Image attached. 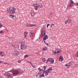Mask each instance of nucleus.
Wrapping results in <instances>:
<instances>
[{
  "mask_svg": "<svg viewBox=\"0 0 78 78\" xmlns=\"http://www.w3.org/2000/svg\"><path fill=\"white\" fill-rule=\"evenodd\" d=\"M30 64L31 65H33V63H32L31 62H30Z\"/></svg>",
  "mask_w": 78,
  "mask_h": 78,
  "instance_id": "obj_50",
  "label": "nucleus"
},
{
  "mask_svg": "<svg viewBox=\"0 0 78 78\" xmlns=\"http://www.w3.org/2000/svg\"><path fill=\"white\" fill-rule=\"evenodd\" d=\"M67 68H69V66L67 67Z\"/></svg>",
  "mask_w": 78,
  "mask_h": 78,
  "instance_id": "obj_54",
  "label": "nucleus"
},
{
  "mask_svg": "<svg viewBox=\"0 0 78 78\" xmlns=\"http://www.w3.org/2000/svg\"><path fill=\"white\" fill-rule=\"evenodd\" d=\"M77 53H78V51H77Z\"/></svg>",
  "mask_w": 78,
  "mask_h": 78,
  "instance_id": "obj_58",
  "label": "nucleus"
},
{
  "mask_svg": "<svg viewBox=\"0 0 78 78\" xmlns=\"http://www.w3.org/2000/svg\"><path fill=\"white\" fill-rule=\"evenodd\" d=\"M43 68H44L43 70H44V71H45V70L46 69V68H47V66H44L43 67Z\"/></svg>",
  "mask_w": 78,
  "mask_h": 78,
  "instance_id": "obj_19",
  "label": "nucleus"
},
{
  "mask_svg": "<svg viewBox=\"0 0 78 78\" xmlns=\"http://www.w3.org/2000/svg\"><path fill=\"white\" fill-rule=\"evenodd\" d=\"M0 55L2 56H5V54L2 52H0Z\"/></svg>",
  "mask_w": 78,
  "mask_h": 78,
  "instance_id": "obj_13",
  "label": "nucleus"
},
{
  "mask_svg": "<svg viewBox=\"0 0 78 78\" xmlns=\"http://www.w3.org/2000/svg\"><path fill=\"white\" fill-rule=\"evenodd\" d=\"M12 47H14L15 46L14 45L12 44Z\"/></svg>",
  "mask_w": 78,
  "mask_h": 78,
  "instance_id": "obj_45",
  "label": "nucleus"
},
{
  "mask_svg": "<svg viewBox=\"0 0 78 78\" xmlns=\"http://www.w3.org/2000/svg\"><path fill=\"white\" fill-rule=\"evenodd\" d=\"M50 26V25L49 24H48L47 25V28H48V26Z\"/></svg>",
  "mask_w": 78,
  "mask_h": 78,
  "instance_id": "obj_39",
  "label": "nucleus"
},
{
  "mask_svg": "<svg viewBox=\"0 0 78 78\" xmlns=\"http://www.w3.org/2000/svg\"><path fill=\"white\" fill-rule=\"evenodd\" d=\"M0 78H2V77L1 76H0Z\"/></svg>",
  "mask_w": 78,
  "mask_h": 78,
  "instance_id": "obj_52",
  "label": "nucleus"
},
{
  "mask_svg": "<svg viewBox=\"0 0 78 78\" xmlns=\"http://www.w3.org/2000/svg\"><path fill=\"white\" fill-rule=\"evenodd\" d=\"M68 5L69 7H71L72 6V4L70 3H69Z\"/></svg>",
  "mask_w": 78,
  "mask_h": 78,
  "instance_id": "obj_23",
  "label": "nucleus"
},
{
  "mask_svg": "<svg viewBox=\"0 0 78 78\" xmlns=\"http://www.w3.org/2000/svg\"><path fill=\"white\" fill-rule=\"evenodd\" d=\"M48 69L49 71H51V70H53V69H51V67L49 68Z\"/></svg>",
  "mask_w": 78,
  "mask_h": 78,
  "instance_id": "obj_30",
  "label": "nucleus"
},
{
  "mask_svg": "<svg viewBox=\"0 0 78 78\" xmlns=\"http://www.w3.org/2000/svg\"><path fill=\"white\" fill-rule=\"evenodd\" d=\"M20 49L21 50H25V48H24V45L23 44H22V43L20 45Z\"/></svg>",
  "mask_w": 78,
  "mask_h": 78,
  "instance_id": "obj_7",
  "label": "nucleus"
},
{
  "mask_svg": "<svg viewBox=\"0 0 78 78\" xmlns=\"http://www.w3.org/2000/svg\"><path fill=\"white\" fill-rule=\"evenodd\" d=\"M44 42L46 44V45H48V43H46V42H45V41H44Z\"/></svg>",
  "mask_w": 78,
  "mask_h": 78,
  "instance_id": "obj_41",
  "label": "nucleus"
},
{
  "mask_svg": "<svg viewBox=\"0 0 78 78\" xmlns=\"http://www.w3.org/2000/svg\"><path fill=\"white\" fill-rule=\"evenodd\" d=\"M2 27V24H1V23H0V28H2L1 27Z\"/></svg>",
  "mask_w": 78,
  "mask_h": 78,
  "instance_id": "obj_35",
  "label": "nucleus"
},
{
  "mask_svg": "<svg viewBox=\"0 0 78 78\" xmlns=\"http://www.w3.org/2000/svg\"><path fill=\"white\" fill-rule=\"evenodd\" d=\"M27 62H28V63H30V62H28V61H27Z\"/></svg>",
  "mask_w": 78,
  "mask_h": 78,
  "instance_id": "obj_55",
  "label": "nucleus"
},
{
  "mask_svg": "<svg viewBox=\"0 0 78 78\" xmlns=\"http://www.w3.org/2000/svg\"><path fill=\"white\" fill-rule=\"evenodd\" d=\"M34 26H36V25L34 24H29L27 25V27H34Z\"/></svg>",
  "mask_w": 78,
  "mask_h": 78,
  "instance_id": "obj_11",
  "label": "nucleus"
},
{
  "mask_svg": "<svg viewBox=\"0 0 78 78\" xmlns=\"http://www.w3.org/2000/svg\"><path fill=\"white\" fill-rule=\"evenodd\" d=\"M27 57H28V55H25L24 56V58H27Z\"/></svg>",
  "mask_w": 78,
  "mask_h": 78,
  "instance_id": "obj_27",
  "label": "nucleus"
},
{
  "mask_svg": "<svg viewBox=\"0 0 78 78\" xmlns=\"http://www.w3.org/2000/svg\"><path fill=\"white\" fill-rule=\"evenodd\" d=\"M18 63H20L21 62V61H20V60H19L18 61Z\"/></svg>",
  "mask_w": 78,
  "mask_h": 78,
  "instance_id": "obj_37",
  "label": "nucleus"
},
{
  "mask_svg": "<svg viewBox=\"0 0 78 78\" xmlns=\"http://www.w3.org/2000/svg\"><path fill=\"white\" fill-rule=\"evenodd\" d=\"M38 5H37V4H33V6H34V7H37V6Z\"/></svg>",
  "mask_w": 78,
  "mask_h": 78,
  "instance_id": "obj_14",
  "label": "nucleus"
},
{
  "mask_svg": "<svg viewBox=\"0 0 78 78\" xmlns=\"http://www.w3.org/2000/svg\"><path fill=\"white\" fill-rule=\"evenodd\" d=\"M77 66H78V65H77Z\"/></svg>",
  "mask_w": 78,
  "mask_h": 78,
  "instance_id": "obj_57",
  "label": "nucleus"
},
{
  "mask_svg": "<svg viewBox=\"0 0 78 78\" xmlns=\"http://www.w3.org/2000/svg\"><path fill=\"white\" fill-rule=\"evenodd\" d=\"M38 75H39V73L37 74V75H36V77H37L38 76Z\"/></svg>",
  "mask_w": 78,
  "mask_h": 78,
  "instance_id": "obj_40",
  "label": "nucleus"
},
{
  "mask_svg": "<svg viewBox=\"0 0 78 78\" xmlns=\"http://www.w3.org/2000/svg\"><path fill=\"white\" fill-rule=\"evenodd\" d=\"M24 48H25V49H26V48H27V46L25 44H24Z\"/></svg>",
  "mask_w": 78,
  "mask_h": 78,
  "instance_id": "obj_34",
  "label": "nucleus"
},
{
  "mask_svg": "<svg viewBox=\"0 0 78 78\" xmlns=\"http://www.w3.org/2000/svg\"><path fill=\"white\" fill-rule=\"evenodd\" d=\"M42 71H43V73H45L46 72V71H44V70H42Z\"/></svg>",
  "mask_w": 78,
  "mask_h": 78,
  "instance_id": "obj_32",
  "label": "nucleus"
},
{
  "mask_svg": "<svg viewBox=\"0 0 78 78\" xmlns=\"http://www.w3.org/2000/svg\"><path fill=\"white\" fill-rule=\"evenodd\" d=\"M19 73V71L17 70H14L12 72L13 76H17Z\"/></svg>",
  "mask_w": 78,
  "mask_h": 78,
  "instance_id": "obj_4",
  "label": "nucleus"
},
{
  "mask_svg": "<svg viewBox=\"0 0 78 78\" xmlns=\"http://www.w3.org/2000/svg\"><path fill=\"white\" fill-rule=\"evenodd\" d=\"M29 62H30V64H31V61H30Z\"/></svg>",
  "mask_w": 78,
  "mask_h": 78,
  "instance_id": "obj_53",
  "label": "nucleus"
},
{
  "mask_svg": "<svg viewBox=\"0 0 78 78\" xmlns=\"http://www.w3.org/2000/svg\"><path fill=\"white\" fill-rule=\"evenodd\" d=\"M0 63H2V61H0Z\"/></svg>",
  "mask_w": 78,
  "mask_h": 78,
  "instance_id": "obj_49",
  "label": "nucleus"
},
{
  "mask_svg": "<svg viewBox=\"0 0 78 78\" xmlns=\"http://www.w3.org/2000/svg\"><path fill=\"white\" fill-rule=\"evenodd\" d=\"M69 63L70 64V66H72V65H73V62H70Z\"/></svg>",
  "mask_w": 78,
  "mask_h": 78,
  "instance_id": "obj_22",
  "label": "nucleus"
},
{
  "mask_svg": "<svg viewBox=\"0 0 78 78\" xmlns=\"http://www.w3.org/2000/svg\"><path fill=\"white\" fill-rule=\"evenodd\" d=\"M37 5H38L37 8H42L43 7V6L42 5H40L39 3H37Z\"/></svg>",
  "mask_w": 78,
  "mask_h": 78,
  "instance_id": "obj_9",
  "label": "nucleus"
},
{
  "mask_svg": "<svg viewBox=\"0 0 78 78\" xmlns=\"http://www.w3.org/2000/svg\"><path fill=\"white\" fill-rule=\"evenodd\" d=\"M37 8H35V10H37Z\"/></svg>",
  "mask_w": 78,
  "mask_h": 78,
  "instance_id": "obj_48",
  "label": "nucleus"
},
{
  "mask_svg": "<svg viewBox=\"0 0 78 78\" xmlns=\"http://www.w3.org/2000/svg\"><path fill=\"white\" fill-rule=\"evenodd\" d=\"M51 25H52V26H54L55 25L53 23L51 24Z\"/></svg>",
  "mask_w": 78,
  "mask_h": 78,
  "instance_id": "obj_46",
  "label": "nucleus"
},
{
  "mask_svg": "<svg viewBox=\"0 0 78 78\" xmlns=\"http://www.w3.org/2000/svg\"><path fill=\"white\" fill-rule=\"evenodd\" d=\"M24 35L25 38H26L27 37V32H24Z\"/></svg>",
  "mask_w": 78,
  "mask_h": 78,
  "instance_id": "obj_12",
  "label": "nucleus"
},
{
  "mask_svg": "<svg viewBox=\"0 0 78 78\" xmlns=\"http://www.w3.org/2000/svg\"><path fill=\"white\" fill-rule=\"evenodd\" d=\"M76 6H78V4L77 3L75 4Z\"/></svg>",
  "mask_w": 78,
  "mask_h": 78,
  "instance_id": "obj_44",
  "label": "nucleus"
},
{
  "mask_svg": "<svg viewBox=\"0 0 78 78\" xmlns=\"http://www.w3.org/2000/svg\"><path fill=\"white\" fill-rule=\"evenodd\" d=\"M57 50L56 49H55V50H53L52 55H56V52H57Z\"/></svg>",
  "mask_w": 78,
  "mask_h": 78,
  "instance_id": "obj_10",
  "label": "nucleus"
},
{
  "mask_svg": "<svg viewBox=\"0 0 78 78\" xmlns=\"http://www.w3.org/2000/svg\"><path fill=\"white\" fill-rule=\"evenodd\" d=\"M7 11L8 13H9V14H13L16 12V8L14 7H10L8 8L7 9Z\"/></svg>",
  "mask_w": 78,
  "mask_h": 78,
  "instance_id": "obj_1",
  "label": "nucleus"
},
{
  "mask_svg": "<svg viewBox=\"0 0 78 78\" xmlns=\"http://www.w3.org/2000/svg\"><path fill=\"white\" fill-rule=\"evenodd\" d=\"M57 50V53H58V52L59 53H61V51H58V49H56Z\"/></svg>",
  "mask_w": 78,
  "mask_h": 78,
  "instance_id": "obj_25",
  "label": "nucleus"
},
{
  "mask_svg": "<svg viewBox=\"0 0 78 78\" xmlns=\"http://www.w3.org/2000/svg\"><path fill=\"white\" fill-rule=\"evenodd\" d=\"M49 71H50L49 70V69H48L46 71V72H49Z\"/></svg>",
  "mask_w": 78,
  "mask_h": 78,
  "instance_id": "obj_38",
  "label": "nucleus"
},
{
  "mask_svg": "<svg viewBox=\"0 0 78 78\" xmlns=\"http://www.w3.org/2000/svg\"><path fill=\"white\" fill-rule=\"evenodd\" d=\"M41 34L42 36H44L43 38V41H45V40L48 39V36H47V35H45V33L44 30L43 29L42 30Z\"/></svg>",
  "mask_w": 78,
  "mask_h": 78,
  "instance_id": "obj_2",
  "label": "nucleus"
},
{
  "mask_svg": "<svg viewBox=\"0 0 78 78\" xmlns=\"http://www.w3.org/2000/svg\"><path fill=\"white\" fill-rule=\"evenodd\" d=\"M38 76H40L39 77V78H42V76H41V74H39V75L38 74Z\"/></svg>",
  "mask_w": 78,
  "mask_h": 78,
  "instance_id": "obj_33",
  "label": "nucleus"
},
{
  "mask_svg": "<svg viewBox=\"0 0 78 78\" xmlns=\"http://www.w3.org/2000/svg\"><path fill=\"white\" fill-rule=\"evenodd\" d=\"M51 27H52V26H51Z\"/></svg>",
  "mask_w": 78,
  "mask_h": 78,
  "instance_id": "obj_51",
  "label": "nucleus"
},
{
  "mask_svg": "<svg viewBox=\"0 0 78 78\" xmlns=\"http://www.w3.org/2000/svg\"><path fill=\"white\" fill-rule=\"evenodd\" d=\"M42 0H40V1H42Z\"/></svg>",
  "mask_w": 78,
  "mask_h": 78,
  "instance_id": "obj_56",
  "label": "nucleus"
},
{
  "mask_svg": "<svg viewBox=\"0 0 78 78\" xmlns=\"http://www.w3.org/2000/svg\"><path fill=\"white\" fill-rule=\"evenodd\" d=\"M70 22H71L70 20L68 19V20H67L65 21V24H67V23H70Z\"/></svg>",
  "mask_w": 78,
  "mask_h": 78,
  "instance_id": "obj_8",
  "label": "nucleus"
},
{
  "mask_svg": "<svg viewBox=\"0 0 78 78\" xmlns=\"http://www.w3.org/2000/svg\"><path fill=\"white\" fill-rule=\"evenodd\" d=\"M48 62H51V64H53V62H54V60L53 58H48V60H46V63H47Z\"/></svg>",
  "mask_w": 78,
  "mask_h": 78,
  "instance_id": "obj_5",
  "label": "nucleus"
},
{
  "mask_svg": "<svg viewBox=\"0 0 78 78\" xmlns=\"http://www.w3.org/2000/svg\"><path fill=\"white\" fill-rule=\"evenodd\" d=\"M0 33H1V34H2V33H3V31H1L0 32Z\"/></svg>",
  "mask_w": 78,
  "mask_h": 78,
  "instance_id": "obj_47",
  "label": "nucleus"
},
{
  "mask_svg": "<svg viewBox=\"0 0 78 78\" xmlns=\"http://www.w3.org/2000/svg\"><path fill=\"white\" fill-rule=\"evenodd\" d=\"M47 50V47L44 48L42 49V50H43V51H45L46 50Z\"/></svg>",
  "mask_w": 78,
  "mask_h": 78,
  "instance_id": "obj_15",
  "label": "nucleus"
},
{
  "mask_svg": "<svg viewBox=\"0 0 78 78\" xmlns=\"http://www.w3.org/2000/svg\"><path fill=\"white\" fill-rule=\"evenodd\" d=\"M69 3H71V4H74V2H73V1L71 0L70 1V2Z\"/></svg>",
  "mask_w": 78,
  "mask_h": 78,
  "instance_id": "obj_20",
  "label": "nucleus"
},
{
  "mask_svg": "<svg viewBox=\"0 0 78 78\" xmlns=\"http://www.w3.org/2000/svg\"><path fill=\"white\" fill-rule=\"evenodd\" d=\"M48 73H50V72H45V75L46 76H47V75H48Z\"/></svg>",
  "mask_w": 78,
  "mask_h": 78,
  "instance_id": "obj_24",
  "label": "nucleus"
},
{
  "mask_svg": "<svg viewBox=\"0 0 78 78\" xmlns=\"http://www.w3.org/2000/svg\"><path fill=\"white\" fill-rule=\"evenodd\" d=\"M33 67H34V68H35V66H33V64L32 65H31Z\"/></svg>",
  "mask_w": 78,
  "mask_h": 78,
  "instance_id": "obj_43",
  "label": "nucleus"
},
{
  "mask_svg": "<svg viewBox=\"0 0 78 78\" xmlns=\"http://www.w3.org/2000/svg\"><path fill=\"white\" fill-rule=\"evenodd\" d=\"M65 66L66 67H67V66H70V64L69 62L68 63L66 64V65H65Z\"/></svg>",
  "mask_w": 78,
  "mask_h": 78,
  "instance_id": "obj_16",
  "label": "nucleus"
},
{
  "mask_svg": "<svg viewBox=\"0 0 78 78\" xmlns=\"http://www.w3.org/2000/svg\"><path fill=\"white\" fill-rule=\"evenodd\" d=\"M76 58H78V53L77 52L76 54Z\"/></svg>",
  "mask_w": 78,
  "mask_h": 78,
  "instance_id": "obj_31",
  "label": "nucleus"
},
{
  "mask_svg": "<svg viewBox=\"0 0 78 78\" xmlns=\"http://www.w3.org/2000/svg\"><path fill=\"white\" fill-rule=\"evenodd\" d=\"M34 12H30V15L31 16H34Z\"/></svg>",
  "mask_w": 78,
  "mask_h": 78,
  "instance_id": "obj_17",
  "label": "nucleus"
},
{
  "mask_svg": "<svg viewBox=\"0 0 78 78\" xmlns=\"http://www.w3.org/2000/svg\"><path fill=\"white\" fill-rule=\"evenodd\" d=\"M38 70L39 71V72H41V70H42H42H43L42 69H41V68H38Z\"/></svg>",
  "mask_w": 78,
  "mask_h": 78,
  "instance_id": "obj_26",
  "label": "nucleus"
},
{
  "mask_svg": "<svg viewBox=\"0 0 78 78\" xmlns=\"http://www.w3.org/2000/svg\"><path fill=\"white\" fill-rule=\"evenodd\" d=\"M33 33H30V37H32V36H33Z\"/></svg>",
  "mask_w": 78,
  "mask_h": 78,
  "instance_id": "obj_21",
  "label": "nucleus"
},
{
  "mask_svg": "<svg viewBox=\"0 0 78 78\" xmlns=\"http://www.w3.org/2000/svg\"><path fill=\"white\" fill-rule=\"evenodd\" d=\"M6 78H12V74L9 73H5L4 74Z\"/></svg>",
  "mask_w": 78,
  "mask_h": 78,
  "instance_id": "obj_3",
  "label": "nucleus"
},
{
  "mask_svg": "<svg viewBox=\"0 0 78 78\" xmlns=\"http://www.w3.org/2000/svg\"><path fill=\"white\" fill-rule=\"evenodd\" d=\"M59 58L60 59H61L62 61H63V60H64V59L62 58V56H61Z\"/></svg>",
  "mask_w": 78,
  "mask_h": 78,
  "instance_id": "obj_18",
  "label": "nucleus"
},
{
  "mask_svg": "<svg viewBox=\"0 0 78 78\" xmlns=\"http://www.w3.org/2000/svg\"><path fill=\"white\" fill-rule=\"evenodd\" d=\"M3 63H4V64L5 65H9V63H8L3 62Z\"/></svg>",
  "mask_w": 78,
  "mask_h": 78,
  "instance_id": "obj_29",
  "label": "nucleus"
},
{
  "mask_svg": "<svg viewBox=\"0 0 78 78\" xmlns=\"http://www.w3.org/2000/svg\"><path fill=\"white\" fill-rule=\"evenodd\" d=\"M19 52L18 51H15L13 54L12 56H17L18 55H19Z\"/></svg>",
  "mask_w": 78,
  "mask_h": 78,
  "instance_id": "obj_6",
  "label": "nucleus"
},
{
  "mask_svg": "<svg viewBox=\"0 0 78 78\" xmlns=\"http://www.w3.org/2000/svg\"><path fill=\"white\" fill-rule=\"evenodd\" d=\"M11 17H12V18H13V17H14V15H12L11 16Z\"/></svg>",
  "mask_w": 78,
  "mask_h": 78,
  "instance_id": "obj_42",
  "label": "nucleus"
},
{
  "mask_svg": "<svg viewBox=\"0 0 78 78\" xmlns=\"http://www.w3.org/2000/svg\"><path fill=\"white\" fill-rule=\"evenodd\" d=\"M44 77V74L43 73L42 74V75H41V77Z\"/></svg>",
  "mask_w": 78,
  "mask_h": 78,
  "instance_id": "obj_36",
  "label": "nucleus"
},
{
  "mask_svg": "<svg viewBox=\"0 0 78 78\" xmlns=\"http://www.w3.org/2000/svg\"><path fill=\"white\" fill-rule=\"evenodd\" d=\"M43 61V62H45V61L46 60H45V58H44L42 59Z\"/></svg>",
  "mask_w": 78,
  "mask_h": 78,
  "instance_id": "obj_28",
  "label": "nucleus"
}]
</instances>
